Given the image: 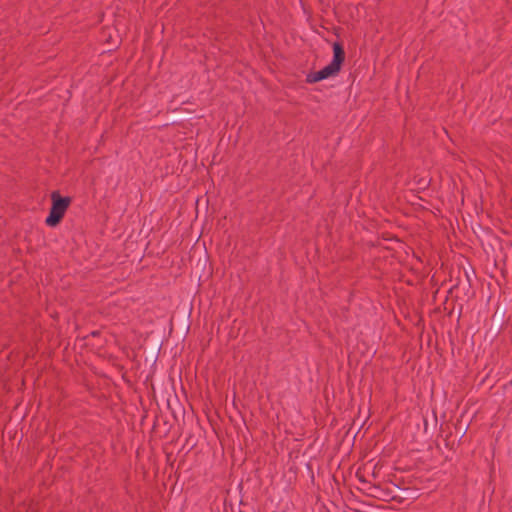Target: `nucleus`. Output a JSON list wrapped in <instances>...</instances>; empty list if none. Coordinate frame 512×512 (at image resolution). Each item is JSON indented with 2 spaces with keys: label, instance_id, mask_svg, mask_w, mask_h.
Returning a JSON list of instances; mask_svg holds the SVG:
<instances>
[{
  "label": "nucleus",
  "instance_id": "nucleus-2",
  "mask_svg": "<svg viewBox=\"0 0 512 512\" xmlns=\"http://www.w3.org/2000/svg\"><path fill=\"white\" fill-rule=\"evenodd\" d=\"M52 206L50 213L47 216L45 223L50 226H56L63 218L67 208L70 205L71 199L69 197H62L59 193L53 192L51 194Z\"/></svg>",
  "mask_w": 512,
  "mask_h": 512
},
{
  "label": "nucleus",
  "instance_id": "nucleus-1",
  "mask_svg": "<svg viewBox=\"0 0 512 512\" xmlns=\"http://www.w3.org/2000/svg\"><path fill=\"white\" fill-rule=\"evenodd\" d=\"M332 48L333 58L331 62L321 70L308 74L306 76V81L308 83H316L338 75L345 59V53L341 44L338 42H335Z\"/></svg>",
  "mask_w": 512,
  "mask_h": 512
}]
</instances>
